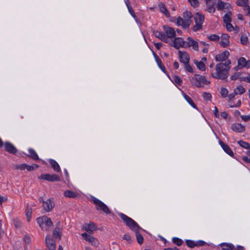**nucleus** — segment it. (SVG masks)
<instances>
[{"label": "nucleus", "mask_w": 250, "mask_h": 250, "mask_svg": "<svg viewBox=\"0 0 250 250\" xmlns=\"http://www.w3.org/2000/svg\"><path fill=\"white\" fill-rule=\"evenodd\" d=\"M207 5V11L210 13H213L215 11L214 7L215 1H206Z\"/></svg>", "instance_id": "26"}, {"label": "nucleus", "mask_w": 250, "mask_h": 250, "mask_svg": "<svg viewBox=\"0 0 250 250\" xmlns=\"http://www.w3.org/2000/svg\"><path fill=\"white\" fill-rule=\"evenodd\" d=\"M229 56V52L226 50L215 56V59L217 62H223L226 61Z\"/></svg>", "instance_id": "17"}, {"label": "nucleus", "mask_w": 250, "mask_h": 250, "mask_svg": "<svg viewBox=\"0 0 250 250\" xmlns=\"http://www.w3.org/2000/svg\"><path fill=\"white\" fill-rule=\"evenodd\" d=\"M183 96L185 99V100L187 101V102L194 108L196 109L197 106L196 104H194L192 100L190 97L186 95L185 93H183Z\"/></svg>", "instance_id": "31"}, {"label": "nucleus", "mask_w": 250, "mask_h": 250, "mask_svg": "<svg viewBox=\"0 0 250 250\" xmlns=\"http://www.w3.org/2000/svg\"><path fill=\"white\" fill-rule=\"evenodd\" d=\"M188 1L193 7H196L198 5V2L197 0H188Z\"/></svg>", "instance_id": "55"}, {"label": "nucleus", "mask_w": 250, "mask_h": 250, "mask_svg": "<svg viewBox=\"0 0 250 250\" xmlns=\"http://www.w3.org/2000/svg\"><path fill=\"white\" fill-rule=\"evenodd\" d=\"M237 94L235 93V92L233 91V93H230L229 95H228L229 99L230 101H232L235 97V95Z\"/></svg>", "instance_id": "59"}, {"label": "nucleus", "mask_w": 250, "mask_h": 250, "mask_svg": "<svg viewBox=\"0 0 250 250\" xmlns=\"http://www.w3.org/2000/svg\"><path fill=\"white\" fill-rule=\"evenodd\" d=\"M178 53L181 62L183 63L184 64L189 62V56L187 52L179 51Z\"/></svg>", "instance_id": "14"}, {"label": "nucleus", "mask_w": 250, "mask_h": 250, "mask_svg": "<svg viewBox=\"0 0 250 250\" xmlns=\"http://www.w3.org/2000/svg\"><path fill=\"white\" fill-rule=\"evenodd\" d=\"M36 220L42 229H44L47 230L53 226L51 219L45 215L37 218Z\"/></svg>", "instance_id": "3"}, {"label": "nucleus", "mask_w": 250, "mask_h": 250, "mask_svg": "<svg viewBox=\"0 0 250 250\" xmlns=\"http://www.w3.org/2000/svg\"><path fill=\"white\" fill-rule=\"evenodd\" d=\"M156 61L157 62V64L160 68H161V65H162V62L161 60L159 59L157 55L155 56Z\"/></svg>", "instance_id": "60"}, {"label": "nucleus", "mask_w": 250, "mask_h": 250, "mask_svg": "<svg viewBox=\"0 0 250 250\" xmlns=\"http://www.w3.org/2000/svg\"><path fill=\"white\" fill-rule=\"evenodd\" d=\"M7 200L6 196H2L0 194V204L1 205L3 202Z\"/></svg>", "instance_id": "62"}, {"label": "nucleus", "mask_w": 250, "mask_h": 250, "mask_svg": "<svg viewBox=\"0 0 250 250\" xmlns=\"http://www.w3.org/2000/svg\"><path fill=\"white\" fill-rule=\"evenodd\" d=\"M172 81L175 84H177L178 85H181L182 83V80L179 77L177 76H174Z\"/></svg>", "instance_id": "46"}, {"label": "nucleus", "mask_w": 250, "mask_h": 250, "mask_svg": "<svg viewBox=\"0 0 250 250\" xmlns=\"http://www.w3.org/2000/svg\"><path fill=\"white\" fill-rule=\"evenodd\" d=\"M45 244L47 248L49 250H55L56 248V245L55 243L54 242L51 235L48 234L46 235L45 238Z\"/></svg>", "instance_id": "13"}, {"label": "nucleus", "mask_w": 250, "mask_h": 250, "mask_svg": "<svg viewBox=\"0 0 250 250\" xmlns=\"http://www.w3.org/2000/svg\"><path fill=\"white\" fill-rule=\"evenodd\" d=\"M91 198L93 203L96 205L97 210L101 209L107 214L110 213V209L103 202L94 197H91Z\"/></svg>", "instance_id": "6"}, {"label": "nucleus", "mask_w": 250, "mask_h": 250, "mask_svg": "<svg viewBox=\"0 0 250 250\" xmlns=\"http://www.w3.org/2000/svg\"><path fill=\"white\" fill-rule=\"evenodd\" d=\"M238 144L243 148L250 149V144L246 142L239 141L238 142Z\"/></svg>", "instance_id": "43"}, {"label": "nucleus", "mask_w": 250, "mask_h": 250, "mask_svg": "<svg viewBox=\"0 0 250 250\" xmlns=\"http://www.w3.org/2000/svg\"><path fill=\"white\" fill-rule=\"evenodd\" d=\"M229 36L226 33L222 34L220 36L219 41V45L222 47H227L230 45Z\"/></svg>", "instance_id": "10"}, {"label": "nucleus", "mask_w": 250, "mask_h": 250, "mask_svg": "<svg viewBox=\"0 0 250 250\" xmlns=\"http://www.w3.org/2000/svg\"><path fill=\"white\" fill-rule=\"evenodd\" d=\"M225 27L226 29L229 32H231L232 31H234L235 33H237L239 31V28L236 26L234 27L230 23L225 24Z\"/></svg>", "instance_id": "28"}, {"label": "nucleus", "mask_w": 250, "mask_h": 250, "mask_svg": "<svg viewBox=\"0 0 250 250\" xmlns=\"http://www.w3.org/2000/svg\"><path fill=\"white\" fill-rule=\"evenodd\" d=\"M136 233V236L137 240L139 244H142L144 241V238L143 236L138 232V230L135 231Z\"/></svg>", "instance_id": "40"}, {"label": "nucleus", "mask_w": 250, "mask_h": 250, "mask_svg": "<svg viewBox=\"0 0 250 250\" xmlns=\"http://www.w3.org/2000/svg\"><path fill=\"white\" fill-rule=\"evenodd\" d=\"M184 64L185 68L187 71L190 73H192L193 72L192 67L189 64V62H187Z\"/></svg>", "instance_id": "50"}, {"label": "nucleus", "mask_w": 250, "mask_h": 250, "mask_svg": "<svg viewBox=\"0 0 250 250\" xmlns=\"http://www.w3.org/2000/svg\"><path fill=\"white\" fill-rule=\"evenodd\" d=\"M5 150L12 154H15L17 152V149L16 147L10 143L6 142L4 144Z\"/></svg>", "instance_id": "25"}, {"label": "nucleus", "mask_w": 250, "mask_h": 250, "mask_svg": "<svg viewBox=\"0 0 250 250\" xmlns=\"http://www.w3.org/2000/svg\"><path fill=\"white\" fill-rule=\"evenodd\" d=\"M83 228L89 233H92L94 230L97 229V227L95 224L92 222H90L89 224H84L83 226Z\"/></svg>", "instance_id": "22"}, {"label": "nucleus", "mask_w": 250, "mask_h": 250, "mask_svg": "<svg viewBox=\"0 0 250 250\" xmlns=\"http://www.w3.org/2000/svg\"><path fill=\"white\" fill-rule=\"evenodd\" d=\"M40 202L42 203L43 208L47 212L51 211L55 207L54 199L52 198L47 199L46 201H43L42 198Z\"/></svg>", "instance_id": "8"}, {"label": "nucleus", "mask_w": 250, "mask_h": 250, "mask_svg": "<svg viewBox=\"0 0 250 250\" xmlns=\"http://www.w3.org/2000/svg\"><path fill=\"white\" fill-rule=\"evenodd\" d=\"M53 236L55 238L61 239V229L56 227L53 231Z\"/></svg>", "instance_id": "30"}, {"label": "nucleus", "mask_w": 250, "mask_h": 250, "mask_svg": "<svg viewBox=\"0 0 250 250\" xmlns=\"http://www.w3.org/2000/svg\"><path fill=\"white\" fill-rule=\"evenodd\" d=\"M172 242L178 246H181L183 243V241L178 237H173L172 238Z\"/></svg>", "instance_id": "45"}, {"label": "nucleus", "mask_w": 250, "mask_h": 250, "mask_svg": "<svg viewBox=\"0 0 250 250\" xmlns=\"http://www.w3.org/2000/svg\"><path fill=\"white\" fill-rule=\"evenodd\" d=\"M38 167H39L38 165H36V164H34L31 166H29V165H26V169H27V171H30L33 170L35 169L36 168H38Z\"/></svg>", "instance_id": "48"}, {"label": "nucleus", "mask_w": 250, "mask_h": 250, "mask_svg": "<svg viewBox=\"0 0 250 250\" xmlns=\"http://www.w3.org/2000/svg\"><path fill=\"white\" fill-rule=\"evenodd\" d=\"M194 63L199 70L201 71H205L206 70L205 64L203 63V62H200L195 60L194 61Z\"/></svg>", "instance_id": "34"}, {"label": "nucleus", "mask_w": 250, "mask_h": 250, "mask_svg": "<svg viewBox=\"0 0 250 250\" xmlns=\"http://www.w3.org/2000/svg\"><path fill=\"white\" fill-rule=\"evenodd\" d=\"M196 246H204L205 244V242L204 241L200 240L195 243Z\"/></svg>", "instance_id": "61"}, {"label": "nucleus", "mask_w": 250, "mask_h": 250, "mask_svg": "<svg viewBox=\"0 0 250 250\" xmlns=\"http://www.w3.org/2000/svg\"><path fill=\"white\" fill-rule=\"evenodd\" d=\"M232 130L237 132H243L245 129V126L242 125L240 124L236 123L234 124L231 125V127Z\"/></svg>", "instance_id": "24"}, {"label": "nucleus", "mask_w": 250, "mask_h": 250, "mask_svg": "<svg viewBox=\"0 0 250 250\" xmlns=\"http://www.w3.org/2000/svg\"><path fill=\"white\" fill-rule=\"evenodd\" d=\"M223 21L225 24L230 23L231 21V13L230 11L227 12L223 17Z\"/></svg>", "instance_id": "32"}, {"label": "nucleus", "mask_w": 250, "mask_h": 250, "mask_svg": "<svg viewBox=\"0 0 250 250\" xmlns=\"http://www.w3.org/2000/svg\"><path fill=\"white\" fill-rule=\"evenodd\" d=\"M163 28L165 35L168 39L174 38L176 36V31L173 28L168 26H164Z\"/></svg>", "instance_id": "12"}, {"label": "nucleus", "mask_w": 250, "mask_h": 250, "mask_svg": "<svg viewBox=\"0 0 250 250\" xmlns=\"http://www.w3.org/2000/svg\"><path fill=\"white\" fill-rule=\"evenodd\" d=\"M169 44L178 49L180 48H185L186 41L180 37L175 38L172 41L169 40Z\"/></svg>", "instance_id": "7"}, {"label": "nucleus", "mask_w": 250, "mask_h": 250, "mask_svg": "<svg viewBox=\"0 0 250 250\" xmlns=\"http://www.w3.org/2000/svg\"><path fill=\"white\" fill-rule=\"evenodd\" d=\"M241 118L244 122H248L250 120V114L249 115H241Z\"/></svg>", "instance_id": "52"}, {"label": "nucleus", "mask_w": 250, "mask_h": 250, "mask_svg": "<svg viewBox=\"0 0 250 250\" xmlns=\"http://www.w3.org/2000/svg\"><path fill=\"white\" fill-rule=\"evenodd\" d=\"M123 238L125 240H126L129 243H131L132 242L131 237L128 234H125Z\"/></svg>", "instance_id": "53"}, {"label": "nucleus", "mask_w": 250, "mask_h": 250, "mask_svg": "<svg viewBox=\"0 0 250 250\" xmlns=\"http://www.w3.org/2000/svg\"><path fill=\"white\" fill-rule=\"evenodd\" d=\"M200 44L203 48L202 52L204 53H207L208 49V44L203 41L200 42Z\"/></svg>", "instance_id": "41"}, {"label": "nucleus", "mask_w": 250, "mask_h": 250, "mask_svg": "<svg viewBox=\"0 0 250 250\" xmlns=\"http://www.w3.org/2000/svg\"><path fill=\"white\" fill-rule=\"evenodd\" d=\"M242 159L244 161L250 163V158L248 156H243Z\"/></svg>", "instance_id": "64"}, {"label": "nucleus", "mask_w": 250, "mask_h": 250, "mask_svg": "<svg viewBox=\"0 0 250 250\" xmlns=\"http://www.w3.org/2000/svg\"><path fill=\"white\" fill-rule=\"evenodd\" d=\"M238 64L241 68H248L250 67V60H247L245 58L241 57L238 60Z\"/></svg>", "instance_id": "18"}, {"label": "nucleus", "mask_w": 250, "mask_h": 250, "mask_svg": "<svg viewBox=\"0 0 250 250\" xmlns=\"http://www.w3.org/2000/svg\"><path fill=\"white\" fill-rule=\"evenodd\" d=\"M234 91L237 95H241L244 93L246 91L245 88L242 85L238 86L234 89Z\"/></svg>", "instance_id": "35"}, {"label": "nucleus", "mask_w": 250, "mask_h": 250, "mask_svg": "<svg viewBox=\"0 0 250 250\" xmlns=\"http://www.w3.org/2000/svg\"><path fill=\"white\" fill-rule=\"evenodd\" d=\"M239 77V74L238 73H235L233 75H232L230 77L231 79L232 80H235L237 79Z\"/></svg>", "instance_id": "63"}, {"label": "nucleus", "mask_w": 250, "mask_h": 250, "mask_svg": "<svg viewBox=\"0 0 250 250\" xmlns=\"http://www.w3.org/2000/svg\"><path fill=\"white\" fill-rule=\"evenodd\" d=\"M238 6L243 7L244 10L246 11L247 15L250 14V7L248 5V0H237L236 2Z\"/></svg>", "instance_id": "15"}, {"label": "nucleus", "mask_w": 250, "mask_h": 250, "mask_svg": "<svg viewBox=\"0 0 250 250\" xmlns=\"http://www.w3.org/2000/svg\"><path fill=\"white\" fill-rule=\"evenodd\" d=\"M26 167V164H25L19 165L16 166V168L17 169H19L21 170L25 169Z\"/></svg>", "instance_id": "54"}, {"label": "nucleus", "mask_w": 250, "mask_h": 250, "mask_svg": "<svg viewBox=\"0 0 250 250\" xmlns=\"http://www.w3.org/2000/svg\"><path fill=\"white\" fill-rule=\"evenodd\" d=\"M49 163H50V165H51L52 167L54 169V170H55L56 171H57L58 172H61L60 167L59 164H58V163L56 161L52 160V159H50Z\"/></svg>", "instance_id": "29"}, {"label": "nucleus", "mask_w": 250, "mask_h": 250, "mask_svg": "<svg viewBox=\"0 0 250 250\" xmlns=\"http://www.w3.org/2000/svg\"><path fill=\"white\" fill-rule=\"evenodd\" d=\"M191 48L195 51L199 50V43L191 37H188L186 40L185 48Z\"/></svg>", "instance_id": "9"}, {"label": "nucleus", "mask_w": 250, "mask_h": 250, "mask_svg": "<svg viewBox=\"0 0 250 250\" xmlns=\"http://www.w3.org/2000/svg\"><path fill=\"white\" fill-rule=\"evenodd\" d=\"M64 195L66 197L75 198L79 195V193L71 190H67L64 191Z\"/></svg>", "instance_id": "27"}, {"label": "nucleus", "mask_w": 250, "mask_h": 250, "mask_svg": "<svg viewBox=\"0 0 250 250\" xmlns=\"http://www.w3.org/2000/svg\"><path fill=\"white\" fill-rule=\"evenodd\" d=\"M159 8L160 11L164 13L166 16L168 17L169 16L168 10L166 8L164 4L161 3L159 5Z\"/></svg>", "instance_id": "37"}, {"label": "nucleus", "mask_w": 250, "mask_h": 250, "mask_svg": "<svg viewBox=\"0 0 250 250\" xmlns=\"http://www.w3.org/2000/svg\"><path fill=\"white\" fill-rule=\"evenodd\" d=\"M192 14L188 11H186L184 13V18L187 20L191 21Z\"/></svg>", "instance_id": "47"}, {"label": "nucleus", "mask_w": 250, "mask_h": 250, "mask_svg": "<svg viewBox=\"0 0 250 250\" xmlns=\"http://www.w3.org/2000/svg\"><path fill=\"white\" fill-rule=\"evenodd\" d=\"M202 96L205 100L208 101L211 100V96L209 93H204Z\"/></svg>", "instance_id": "51"}, {"label": "nucleus", "mask_w": 250, "mask_h": 250, "mask_svg": "<svg viewBox=\"0 0 250 250\" xmlns=\"http://www.w3.org/2000/svg\"><path fill=\"white\" fill-rule=\"evenodd\" d=\"M28 151L30 154V156L33 159H34V160H38L39 159L38 155H37V153L34 149H33L32 148H29L28 149Z\"/></svg>", "instance_id": "38"}, {"label": "nucleus", "mask_w": 250, "mask_h": 250, "mask_svg": "<svg viewBox=\"0 0 250 250\" xmlns=\"http://www.w3.org/2000/svg\"><path fill=\"white\" fill-rule=\"evenodd\" d=\"M241 101L240 100H239L235 104H232L231 103H230L229 104V106L230 107H239L241 105Z\"/></svg>", "instance_id": "56"}, {"label": "nucleus", "mask_w": 250, "mask_h": 250, "mask_svg": "<svg viewBox=\"0 0 250 250\" xmlns=\"http://www.w3.org/2000/svg\"><path fill=\"white\" fill-rule=\"evenodd\" d=\"M219 144L221 146L224 151L230 156L233 155V153L228 145L224 144L221 140H219Z\"/></svg>", "instance_id": "23"}, {"label": "nucleus", "mask_w": 250, "mask_h": 250, "mask_svg": "<svg viewBox=\"0 0 250 250\" xmlns=\"http://www.w3.org/2000/svg\"><path fill=\"white\" fill-rule=\"evenodd\" d=\"M186 242L187 246L190 248H193L196 246V243L192 240H187Z\"/></svg>", "instance_id": "49"}, {"label": "nucleus", "mask_w": 250, "mask_h": 250, "mask_svg": "<svg viewBox=\"0 0 250 250\" xmlns=\"http://www.w3.org/2000/svg\"><path fill=\"white\" fill-rule=\"evenodd\" d=\"M218 10H223L224 12H229L232 9L230 4L227 2H224L221 0H218L217 4Z\"/></svg>", "instance_id": "11"}, {"label": "nucleus", "mask_w": 250, "mask_h": 250, "mask_svg": "<svg viewBox=\"0 0 250 250\" xmlns=\"http://www.w3.org/2000/svg\"><path fill=\"white\" fill-rule=\"evenodd\" d=\"M153 34L156 38H158L161 41L166 43L169 42V39H168L167 37L166 36L165 34L163 33L162 32L155 30L153 31Z\"/></svg>", "instance_id": "21"}, {"label": "nucleus", "mask_w": 250, "mask_h": 250, "mask_svg": "<svg viewBox=\"0 0 250 250\" xmlns=\"http://www.w3.org/2000/svg\"><path fill=\"white\" fill-rule=\"evenodd\" d=\"M194 19L195 24L193 27V30L194 31H197L201 30L205 20L204 16L200 13H196L194 16Z\"/></svg>", "instance_id": "5"}, {"label": "nucleus", "mask_w": 250, "mask_h": 250, "mask_svg": "<svg viewBox=\"0 0 250 250\" xmlns=\"http://www.w3.org/2000/svg\"><path fill=\"white\" fill-rule=\"evenodd\" d=\"M221 248L223 250H233L235 249L233 245L227 243L222 244Z\"/></svg>", "instance_id": "36"}, {"label": "nucleus", "mask_w": 250, "mask_h": 250, "mask_svg": "<svg viewBox=\"0 0 250 250\" xmlns=\"http://www.w3.org/2000/svg\"><path fill=\"white\" fill-rule=\"evenodd\" d=\"M126 6L127 7V8L128 9V11L130 13V14L134 17V15H133V9L132 8V7H131V6L128 4L127 3H126Z\"/></svg>", "instance_id": "57"}, {"label": "nucleus", "mask_w": 250, "mask_h": 250, "mask_svg": "<svg viewBox=\"0 0 250 250\" xmlns=\"http://www.w3.org/2000/svg\"><path fill=\"white\" fill-rule=\"evenodd\" d=\"M82 236L86 241L90 242L92 245L95 246H97L98 245V240L93 236H90V235L87 234L86 233H82Z\"/></svg>", "instance_id": "19"}, {"label": "nucleus", "mask_w": 250, "mask_h": 250, "mask_svg": "<svg viewBox=\"0 0 250 250\" xmlns=\"http://www.w3.org/2000/svg\"><path fill=\"white\" fill-rule=\"evenodd\" d=\"M119 216L124 221V222L125 223L126 225L132 230L136 231L138 230V229H140V227L136 222L126 215L122 213H120L119 214Z\"/></svg>", "instance_id": "4"}, {"label": "nucleus", "mask_w": 250, "mask_h": 250, "mask_svg": "<svg viewBox=\"0 0 250 250\" xmlns=\"http://www.w3.org/2000/svg\"><path fill=\"white\" fill-rule=\"evenodd\" d=\"M240 41L242 44L246 45L248 43L249 40L248 36L246 34L241 35L240 37Z\"/></svg>", "instance_id": "39"}, {"label": "nucleus", "mask_w": 250, "mask_h": 250, "mask_svg": "<svg viewBox=\"0 0 250 250\" xmlns=\"http://www.w3.org/2000/svg\"><path fill=\"white\" fill-rule=\"evenodd\" d=\"M23 240L26 243L29 244L31 242V238L29 236L25 235L23 238Z\"/></svg>", "instance_id": "58"}, {"label": "nucleus", "mask_w": 250, "mask_h": 250, "mask_svg": "<svg viewBox=\"0 0 250 250\" xmlns=\"http://www.w3.org/2000/svg\"><path fill=\"white\" fill-rule=\"evenodd\" d=\"M230 63L231 62L229 60H228L224 63H217L215 68L210 70L211 76L216 79H226L229 76Z\"/></svg>", "instance_id": "1"}, {"label": "nucleus", "mask_w": 250, "mask_h": 250, "mask_svg": "<svg viewBox=\"0 0 250 250\" xmlns=\"http://www.w3.org/2000/svg\"><path fill=\"white\" fill-rule=\"evenodd\" d=\"M208 39L211 41H218L220 40V36L216 34H212L208 36Z\"/></svg>", "instance_id": "44"}, {"label": "nucleus", "mask_w": 250, "mask_h": 250, "mask_svg": "<svg viewBox=\"0 0 250 250\" xmlns=\"http://www.w3.org/2000/svg\"><path fill=\"white\" fill-rule=\"evenodd\" d=\"M40 178L42 179L47 180L49 181H57L59 180V177L55 174L50 175L48 174H42L40 176Z\"/></svg>", "instance_id": "20"}, {"label": "nucleus", "mask_w": 250, "mask_h": 250, "mask_svg": "<svg viewBox=\"0 0 250 250\" xmlns=\"http://www.w3.org/2000/svg\"><path fill=\"white\" fill-rule=\"evenodd\" d=\"M25 215L27 218V221L30 222L32 216V208L29 207L28 205H27L26 208L25 210Z\"/></svg>", "instance_id": "33"}, {"label": "nucleus", "mask_w": 250, "mask_h": 250, "mask_svg": "<svg viewBox=\"0 0 250 250\" xmlns=\"http://www.w3.org/2000/svg\"><path fill=\"white\" fill-rule=\"evenodd\" d=\"M191 23V21L187 20L184 18L178 17L177 19L176 23L179 26H182L184 28H187Z\"/></svg>", "instance_id": "16"}, {"label": "nucleus", "mask_w": 250, "mask_h": 250, "mask_svg": "<svg viewBox=\"0 0 250 250\" xmlns=\"http://www.w3.org/2000/svg\"><path fill=\"white\" fill-rule=\"evenodd\" d=\"M189 80L193 85L197 87H201L209 83L205 76L198 74H195L193 77H189Z\"/></svg>", "instance_id": "2"}, {"label": "nucleus", "mask_w": 250, "mask_h": 250, "mask_svg": "<svg viewBox=\"0 0 250 250\" xmlns=\"http://www.w3.org/2000/svg\"><path fill=\"white\" fill-rule=\"evenodd\" d=\"M220 93L223 98H226L228 96L229 91L224 87H222L220 89Z\"/></svg>", "instance_id": "42"}]
</instances>
